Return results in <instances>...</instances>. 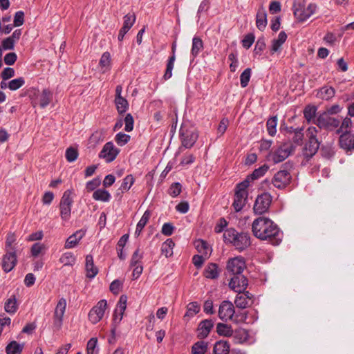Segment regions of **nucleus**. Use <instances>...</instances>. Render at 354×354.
Wrapping results in <instances>:
<instances>
[{"mask_svg":"<svg viewBox=\"0 0 354 354\" xmlns=\"http://www.w3.org/2000/svg\"><path fill=\"white\" fill-rule=\"evenodd\" d=\"M127 297L126 295H122L117 304V307L115 311H116V313L120 312V317L118 318V322H121L122 319L124 312L127 308Z\"/></svg>","mask_w":354,"mask_h":354,"instance_id":"nucleus-39","label":"nucleus"},{"mask_svg":"<svg viewBox=\"0 0 354 354\" xmlns=\"http://www.w3.org/2000/svg\"><path fill=\"white\" fill-rule=\"evenodd\" d=\"M75 257L72 252H66L62 255L59 259V261L64 264V266H73L75 263Z\"/></svg>","mask_w":354,"mask_h":354,"instance_id":"nucleus-48","label":"nucleus"},{"mask_svg":"<svg viewBox=\"0 0 354 354\" xmlns=\"http://www.w3.org/2000/svg\"><path fill=\"white\" fill-rule=\"evenodd\" d=\"M235 310L233 304L230 301L221 302L218 309L219 318L225 322L233 320Z\"/></svg>","mask_w":354,"mask_h":354,"instance_id":"nucleus-18","label":"nucleus"},{"mask_svg":"<svg viewBox=\"0 0 354 354\" xmlns=\"http://www.w3.org/2000/svg\"><path fill=\"white\" fill-rule=\"evenodd\" d=\"M17 257L15 251L7 250L6 254L2 259V268L6 272H9L15 266L17 263Z\"/></svg>","mask_w":354,"mask_h":354,"instance_id":"nucleus-21","label":"nucleus"},{"mask_svg":"<svg viewBox=\"0 0 354 354\" xmlns=\"http://www.w3.org/2000/svg\"><path fill=\"white\" fill-rule=\"evenodd\" d=\"M316 8L317 6L314 3H310L306 8L299 3L297 6H295L294 14L299 21H303L312 16L315 13Z\"/></svg>","mask_w":354,"mask_h":354,"instance_id":"nucleus-16","label":"nucleus"},{"mask_svg":"<svg viewBox=\"0 0 354 354\" xmlns=\"http://www.w3.org/2000/svg\"><path fill=\"white\" fill-rule=\"evenodd\" d=\"M23 350V345L19 344L16 341H12L6 348L7 354H18Z\"/></svg>","mask_w":354,"mask_h":354,"instance_id":"nucleus-44","label":"nucleus"},{"mask_svg":"<svg viewBox=\"0 0 354 354\" xmlns=\"http://www.w3.org/2000/svg\"><path fill=\"white\" fill-rule=\"evenodd\" d=\"M107 307V302L105 299L99 301L93 306L88 313V319L92 324H97L103 317Z\"/></svg>","mask_w":354,"mask_h":354,"instance_id":"nucleus-11","label":"nucleus"},{"mask_svg":"<svg viewBox=\"0 0 354 354\" xmlns=\"http://www.w3.org/2000/svg\"><path fill=\"white\" fill-rule=\"evenodd\" d=\"M319 129H333L340 124V121L335 118L331 117L327 113L320 114L313 122Z\"/></svg>","mask_w":354,"mask_h":354,"instance_id":"nucleus-10","label":"nucleus"},{"mask_svg":"<svg viewBox=\"0 0 354 354\" xmlns=\"http://www.w3.org/2000/svg\"><path fill=\"white\" fill-rule=\"evenodd\" d=\"M216 332L219 335L230 337L233 334V330L231 326L223 323H218L216 325Z\"/></svg>","mask_w":354,"mask_h":354,"instance_id":"nucleus-37","label":"nucleus"},{"mask_svg":"<svg viewBox=\"0 0 354 354\" xmlns=\"http://www.w3.org/2000/svg\"><path fill=\"white\" fill-rule=\"evenodd\" d=\"M97 338H91L87 343V354H97V351L95 350L97 346Z\"/></svg>","mask_w":354,"mask_h":354,"instance_id":"nucleus-59","label":"nucleus"},{"mask_svg":"<svg viewBox=\"0 0 354 354\" xmlns=\"http://www.w3.org/2000/svg\"><path fill=\"white\" fill-rule=\"evenodd\" d=\"M195 246L198 252L202 253L206 257L212 252V249L209 248L208 243L203 240H198L195 242Z\"/></svg>","mask_w":354,"mask_h":354,"instance_id":"nucleus-33","label":"nucleus"},{"mask_svg":"<svg viewBox=\"0 0 354 354\" xmlns=\"http://www.w3.org/2000/svg\"><path fill=\"white\" fill-rule=\"evenodd\" d=\"M135 179L132 175H127L124 179L121 184L119 190L121 191L122 193L127 192L130 189L131 186L133 185Z\"/></svg>","mask_w":354,"mask_h":354,"instance_id":"nucleus-43","label":"nucleus"},{"mask_svg":"<svg viewBox=\"0 0 354 354\" xmlns=\"http://www.w3.org/2000/svg\"><path fill=\"white\" fill-rule=\"evenodd\" d=\"M248 285V279L241 274L234 275L229 282L230 288L239 294L246 290Z\"/></svg>","mask_w":354,"mask_h":354,"instance_id":"nucleus-15","label":"nucleus"},{"mask_svg":"<svg viewBox=\"0 0 354 354\" xmlns=\"http://www.w3.org/2000/svg\"><path fill=\"white\" fill-rule=\"evenodd\" d=\"M204 276L207 279H217L219 276L218 265L214 263H209L204 270Z\"/></svg>","mask_w":354,"mask_h":354,"instance_id":"nucleus-28","label":"nucleus"},{"mask_svg":"<svg viewBox=\"0 0 354 354\" xmlns=\"http://www.w3.org/2000/svg\"><path fill=\"white\" fill-rule=\"evenodd\" d=\"M251 77V68H247L243 71L240 76L241 86L245 88L248 85Z\"/></svg>","mask_w":354,"mask_h":354,"instance_id":"nucleus-50","label":"nucleus"},{"mask_svg":"<svg viewBox=\"0 0 354 354\" xmlns=\"http://www.w3.org/2000/svg\"><path fill=\"white\" fill-rule=\"evenodd\" d=\"M66 158L68 162L75 161L78 156L77 150L73 147H69L66 151L65 154Z\"/></svg>","mask_w":354,"mask_h":354,"instance_id":"nucleus-57","label":"nucleus"},{"mask_svg":"<svg viewBox=\"0 0 354 354\" xmlns=\"http://www.w3.org/2000/svg\"><path fill=\"white\" fill-rule=\"evenodd\" d=\"M124 120V123H125V127H124L125 131L127 132L131 131L133 129V123H134L133 118L131 115V113L127 114Z\"/></svg>","mask_w":354,"mask_h":354,"instance_id":"nucleus-60","label":"nucleus"},{"mask_svg":"<svg viewBox=\"0 0 354 354\" xmlns=\"http://www.w3.org/2000/svg\"><path fill=\"white\" fill-rule=\"evenodd\" d=\"M254 236L262 241H268L273 245H278L283 239V232L271 219L260 216L252 225Z\"/></svg>","mask_w":354,"mask_h":354,"instance_id":"nucleus-1","label":"nucleus"},{"mask_svg":"<svg viewBox=\"0 0 354 354\" xmlns=\"http://www.w3.org/2000/svg\"><path fill=\"white\" fill-rule=\"evenodd\" d=\"M93 198L95 201L108 202L110 201L111 194L105 189H98L93 192Z\"/></svg>","mask_w":354,"mask_h":354,"instance_id":"nucleus-36","label":"nucleus"},{"mask_svg":"<svg viewBox=\"0 0 354 354\" xmlns=\"http://www.w3.org/2000/svg\"><path fill=\"white\" fill-rule=\"evenodd\" d=\"M268 169L269 167L266 164H264L263 165L254 169L253 172L251 174L248 175L244 180H248L249 186L251 180H254L263 176L266 174V173L268 171Z\"/></svg>","mask_w":354,"mask_h":354,"instance_id":"nucleus-24","label":"nucleus"},{"mask_svg":"<svg viewBox=\"0 0 354 354\" xmlns=\"http://www.w3.org/2000/svg\"><path fill=\"white\" fill-rule=\"evenodd\" d=\"M214 326L212 319H205L200 322L198 326V337L201 339L207 337Z\"/></svg>","mask_w":354,"mask_h":354,"instance_id":"nucleus-22","label":"nucleus"},{"mask_svg":"<svg viewBox=\"0 0 354 354\" xmlns=\"http://www.w3.org/2000/svg\"><path fill=\"white\" fill-rule=\"evenodd\" d=\"M180 136L182 145L185 148H191L193 147L198 136L196 130L184 127L180 128Z\"/></svg>","mask_w":354,"mask_h":354,"instance_id":"nucleus-12","label":"nucleus"},{"mask_svg":"<svg viewBox=\"0 0 354 354\" xmlns=\"http://www.w3.org/2000/svg\"><path fill=\"white\" fill-rule=\"evenodd\" d=\"M277 117L272 116L269 118L266 123L267 131L270 136H274L277 132Z\"/></svg>","mask_w":354,"mask_h":354,"instance_id":"nucleus-47","label":"nucleus"},{"mask_svg":"<svg viewBox=\"0 0 354 354\" xmlns=\"http://www.w3.org/2000/svg\"><path fill=\"white\" fill-rule=\"evenodd\" d=\"M208 343L205 341H198L194 344L192 348V354H205L207 350Z\"/></svg>","mask_w":354,"mask_h":354,"instance_id":"nucleus-38","label":"nucleus"},{"mask_svg":"<svg viewBox=\"0 0 354 354\" xmlns=\"http://www.w3.org/2000/svg\"><path fill=\"white\" fill-rule=\"evenodd\" d=\"M70 190L65 191L60 201V216L64 221L68 220L71 216V206L73 202Z\"/></svg>","mask_w":354,"mask_h":354,"instance_id":"nucleus-9","label":"nucleus"},{"mask_svg":"<svg viewBox=\"0 0 354 354\" xmlns=\"http://www.w3.org/2000/svg\"><path fill=\"white\" fill-rule=\"evenodd\" d=\"M182 185L179 183H174L171 185L168 194L172 197H176L181 192Z\"/></svg>","mask_w":354,"mask_h":354,"instance_id":"nucleus-54","label":"nucleus"},{"mask_svg":"<svg viewBox=\"0 0 354 354\" xmlns=\"http://www.w3.org/2000/svg\"><path fill=\"white\" fill-rule=\"evenodd\" d=\"M25 84L24 78L21 77L9 82L8 87L11 91H16Z\"/></svg>","mask_w":354,"mask_h":354,"instance_id":"nucleus-51","label":"nucleus"},{"mask_svg":"<svg viewBox=\"0 0 354 354\" xmlns=\"http://www.w3.org/2000/svg\"><path fill=\"white\" fill-rule=\"evenodd\" d=\"M174 246V243L171 239L166 240L161 247L162 253L164 254L166 257H170L173 254L172 250Z\"/></svg>","mask_w":354,"mask_h":354,"instance_id":"nucleus-45","label":"nucleus"},{"mask_svg":"<svg viewBox=\"0 0 354 354\" xmlns=\"http://www.w3.org/2000/svg\"><path fill=\"white\" fill-rule=\"evenodd\" d=\"M85 269L86 277L90 279L94 278L98 273V269L95 266L93 256L91 254H88L86 257Z\"/></svg>","mask_w":354,"mask_h":354,"instance_id":"nucleus-23","label":"nucleus"},{"mask_svg":"<svg viewBox=\"0 0 354 354\" xmlns=\"http://www.w3.org/2000/svg\"><path fill=\"white\" fill-rule=\"evenodd\" d=\"M150 216H151V212L149 210L145 211V213L143 214L142 216L141 217L140 220L138 223L136 227L142 230L145 227V226L147 225V223H148V221L150 218Z\"/></svg>","mask_w":354,"mask_h":354,"instance_id":"nucleus-61","label":"nucleus"},{"mask_svg":"<svg viewBox=\"0 0 354 354\" xmlns=\"http://www.w3.org/2000/svg\"><path fill=\"white\" fill-rule=\"evenodd\" d=\"M85 232L82 230H79L70 236L66 243L65 248H73L79 243V241L82 239L84 236Z\"/></svg>","mask_w":354,"mask_h":354,"instance_id":"nucleus-25","label":"nucleus"},{"mask_svg":"<svg viewBox=\"0 0 354 354\" xmlns=\"http://www.w3.org/2000/svg\"><path fill=\"white\" fill-rule=\"evenodd\" d=\"M295 149V147L288 142L281 144L274 151L270 153L272 161L277 164L286 160Z\"/></svg>","mask_w":354,"mask_h":354,"instance_id":"nucleus-7","label":"nucleus"},{"mask_svg":"<svg viewBox=\"0 0 354 354\" xmlns=\"http://www.w3.org/2000/svg\"><path fill=\"white\" fill-rule=\"evenodd\" d=\"M32 106H39L44 109L47 106L53 99V93L48 89H44L39 91L35 88H30L27 91Z\"/></svg>","mask_w":354,"mask_h":354,"instance_id":"nucleus-4","label":"nucleus"},{"mask_svg":"<svg viewBox=\"0 0 354 354\" xmlns=\"http://www.w3.org/2000/svg\"><path fill=\"white\" fill-rule=\"evenodd\" d=\"M66 307V300L63 298L59 299L53 315V328L55 330H58L62 327Z\"/></svg>","mask_w":354,"mask_h":354,"instance_id":"nucleus-13","label":"nucleus"},{"mask_svg":"<svg viewBox=\"0 0 354 354\" xmlns=\"http://www.w3.org/2000/svg\"><path fill=\"white\" fill-rule=\"evenodd\" d=\"M143 258V254L142 252H140V249L138 248L134 251V252L132 254L131 261H130V266H136L138 264H142L141 260Z\"/></svg>","mask_w":354,"mask_h":354,"instance_id":"nucleus-52","label":"nucleus"},{"mask_svg":"<svg viewBox=\"0 0 354 354\" xmlns=\"http://www.w3.org/2000/svg\"><path fill=\"white\" fill-rule=\"evenodd\" d=\"M351 127H352L351 119L350 118L346 117L343 120V121H342L339 128L337 129V132L338 133H343L344 132H351L349 131V129L351 128Z\"/></svg>","mask_w":354,"mask_h":354,"instance_id":"nucleus-53","label":"nucleus"},{"mask_svg":"<svg viewBox=\"0 0 354 354\" xmlns=\"http://www.w3.org/2000/svg\"><path fill=\"white\" fill-rule=\"evenodd\" d=\"M130 140V136L123 133L122 132L116 134L115 140L118 145L123 146L126 145Z\"/></svg>","mask_w":354,"mask_h":354,"instance_id":"nucleus-56","label":"nucleus"},{"mask_svg":"<svg viewBox=\"0 0 354 354\" xmlns=\"http://www.w3.org/2000/svg\"><path fill=\"white\" fill-rule=\"evenodd\" d=\"M104 138V132L103 130H97L93 132L89 138L88 144L91 147H95Z\"/></svg>","mask_w":354,"mask_h":354,"instance_id":"nucleus-31","label":"nucleus"},{"mask_svg":"<svg viewBox=\"0 0 354 354\" xmlns=\"http://www.w3.org/2000/svg\"><path fill=\"white\" fill-rule=\"evenodd\" d=\"M111 55L109 52H104L99 62V66L101 68L102 73H105L109 71L111 68Z\"/></svg>","mask_w":354,"mask_h":354,"instance_id":"nucleus-32","label":"nucleus"},{"mask_svg":"<svg viewBox=\"0 0 354 354\" xmlns=\"http://www.w3.org/2000/svg\"><path fill=\"white\" fill-rule=\"evenodd\" d=\"M287 35L285 32L281 31L279 32L277 39H273L272 41V46L270 52L272 54L277 53L280 50L282 44L286 41Z\"/></svg>","mask_w":354,"mask_h":354,"instance_id":"nucleus-26","label":"nucleus"},{"mask_svg":"<svg viewBox=\"0 0 354 354\" xmlns=\"http://www.w3.org/2000/svg\"><path fill=\"white\" fill-rule=\"evenodd\" d=\"M254 35L252 33L246 35L242 40V45L246 49L251 47L254 41Z\"/></svg>","mask_w":354,"mask_h":354,"instance_id":"nucleus-62","label":"nucleus"},{"mask_svg":"<svg viewBox=\"0 0 354 354\" xmlns=\"http://www.w3.org/2000/svg\"><path fill=\"white\" fill-rule=\"evenodd\" d=\"M4 309L6 312L11 315L15 314L17 312L18 305L15 295L11 296L8 299H7L5 302Z\"/></svg>","mask_w":354,"mask_h":354,"instance_id":"nucleus-34","label":"nucleus"},{"mask_svg":"<svg viewBox=\"0 0 354 354\" xmlns=\"http://www.w3.org/2000/svg\"><path fill=\"white\" fill-rule=\"evenodd\" d=\"M230 344L227 341L220 340L215 343L213 352L214 354H228Z\"/></svg>","mask_w":354,"mask_h":354,"instance_id":"nucleus-30","label":"nucleus"},{"mask_svg":"<svg viewBox=\"0 0 354 354\" xmlns=\"http://www.w3.org/2000/svg\"><path fill=\"white\" fill-rule=\"evenodd\" d=\"M253 295L248 291H244L238 294L235 298L234 304L239 308H246L253 303Z\"/></svg>","mask_w":354,"mask_h":354,"instance_id":"nucleus-20","label":"nucleus"},{"mask_svg":"<svg viewBox=\"0 0 354 354\" xmlns=\"http://www.w3.org/2000/svg\"><path fill=\"white\" fill-rule=\"evenodd\" d=\"M120 153V149L115 147L112 142H106L99 153V158H103L106 162H113Z\"/></svg>","mask_w":354,"mask_h":354,"instance_id":"nucleus-14","label":"nucleus"},{"mask_svg":"<svg viewBox=\"0 0 354 354\" xmlns=\"http://www.w3.org/2000/svg\"><path fill=\"white\" fill-rule=\"evenodd\" d=\"M317 107L313 105H308L304 110V115L305 119L308 122H311L313 120L315 121V117L316 115Z\"/></svg>","mask_w":354,"mask_h":354,"instance_id":"nucleus-42","label":"nucleus"},{"mask_svg":"<svg viewBox=\"0 0 354 354\" xmlns=\"http://www.w3.org/2000/svg\"><path fill=\"white\" fill-rule=\"evenodd\" d=\"M223 241L226 244L231 245L239 252H243L251 245L250 236L247 232H239L234 228L224 231Z\"/></svg>","mask_w":354,"mask_h":354,"instance_id":"nucleus-2","label":"nucleus"},{"mask_svg":"<svg viewBox=\"0 0 354 354\" xmlns=\"http://www.w3.org/2000/svg\"><path fill=\"white\" fill-rule=\"evenodd\" d=\"M136 21V15L134 13H128L124 17V23L122 28L129 30Z\"/></svg>","mask_w":354,"mask_h":354,"instance_id":"nucleus-49","label":"nucleus"},{"mask_svg":"<svg viewBox=\"0 0 354 354\" xmlns=\"http://www.w3.org/2000/svg\"><path fill=\"white\" fill-rule=\"evenodd\" d=\"M248 187V180H243L236 186L232 207L236 212H240L246 204Z\"/></svg>","mask_w":354,"mask_h":354,"instance_id":"nucleus-6","label":"nucleus"},{"mask_svg":"<svg viewBox=\"0 0 354 354\" xmlns=\"http://www.w3.org/2000/svg\"><path fill=\"white\" fill-rule=\"evenodd\" d=\"M321 152H322V156L324 158H328V159L332 158L334 156V154H335L334 149L330 146H324V147H322V149H321Z\"/></svg>","mask_w":354,"mask_h":354,"instance_id":"nucleus-64","label":"nucleus"},{"mask_svg":"<svg viewBox=\"0 0 354 354\" xmlns=\"http://www.w3.org/2000/svg\"><path fill=\"white\" fill-rule=\"evenodd\" d=\"M244 258L239 256L228 260L226 268L229 272L234 275L241 274L245 268Z\"/></svg>","mask_w":354,"mask_h":354,"instance_id":"nucleus-17","label":"nucleus"},{"mask_svg":"<svg viewBox=\"0 0 354 354\" xmlns=\"http://www.w3.org/2000/svg\"><path fill=\"white\" fill-rule=\"evenodd\" d=\"M292 165L286 162L274 174L271 182L274 187L279 189H283L290 184L292 175L290 172V169Z\"/></svg>","mask_w":354,"mask_h":354,"instance_id":"nucleus-5","label":"nucleus"},{"mask_svg":"<svg viewBox=\"0 0 354 354\" xmlns=\"http://www.w3.org/2000/svg\"><path fill=\"white\" fill-rule=\"evenodd\" d=\"M302 131V129H293L292 127L289 130V133L293 134L291 139L296 145L300 146L303 144L304 133Z\"/></svg>","mask_w":354,"mask_h":354,"instance_id":"nucleus-35","label":"nucleus"},{"mask_svg":"<svg viewBox=\"0 0 354 354\" xmlns=\"http://www.w3.org/2000/svg\"><path fill=\"white\" fill-rule=\"evenodd\" d=\"M335 88L328 86L322 87L317 93L319 97L324 100H329L332 99L335 96Z\"/></svg>","mask_w":354,"mask_h":354,"instance_id":"nucleus-29","label":"nucleus"},{"mask_svg":"<svg viewBox=\"0 0 354 354\" xmlns=\"http://www.w3.org/2000/svg\"><path fill=\"white\" fill-rule=\"evenodd\" d=\"M24 22V13L23 11H18L14 17V26L18 27L23 25Z\"/></svg>","mask_w":354,"mask_h":354,"instance_id":"nucleus-63","label":"nucleus"},{"mask_svg":"<svg viewBox=\"0 0 354 354\" xmlns=\"http://www.w3.org/2000/svg\"><path fill=\"white\" fill-rule=\"evenodd\" d=\"M318 129L315 127H310L306 130L307 142L303 149V155L307 158H311L317 152L320 142L317 139Z\"/></svg>","mask_w":354,"mask_h":354,"instance_id":"nucleus-3","label":"nucleus"},{"mask_svg":"<svg viewBox=\"0 0 354 354\" xmlns=\"http://www.w3.org/2000/svg\"><path fill=\"white\" fill-rule=\"evenodd\" d=\"M187 315L189 316H194L200 311V306L197 302H190L187 305Z\"/></svg>","mask_w":354,"mask_h":354,"instance_id":"nucleus-58","label":"nucleus"},{"mask_svg":"<svg viewBox=\"0 0 354 354\" xmlns=\"http://www.w3.org/2000/svg\"><path fill=\"white\" fill-rule=\"evenodd\" d=\"M228 59L230 61V68L231 72H235L239 66L237 54L231 53L228 55Z\"/></svg>","mask_w":354,"mask_h":354,"instance_id":"nucleus-55","label":"nucleus"},{"mask_svg":"<svg viewBox=\"0 0 354 354\" xmlns=\"http://www.w3.org/2000/svg\"><path fill=\"white\" fill-rule=\"evenodd\" d=\"M256 25L259 30L263 31L267 26V15L266 10L261 8L258 10L256 16Z\"/></svg>","mask_w":354,"mask_h":354,"instance_id":"nucleus-27","label":"nucleus"},{"mask_svg":"<svg viewBox=\"0 0 354 354\" xmlns=\"http://www.w3.org/2000/svg\"><path fill=\"white\" fill-rule=\"evenodd\" d=\"M339 147L346 151H354V133L344 132L339 138Z\"/></svg>","mask_w":354,"mask_h":354,"instance_id":"nucleus-19","label":"nucleus"},{"mask_svg":"<svg viewBox=\"0 0 354 354\" xmlns=\"http://www.w3.org/2000/svg\"><path fill=\"white\" fill-rule=\"evenodd\" d=\"M115 104L120 114H122L126 112L129 108V103L124 97L115 99Z\"/></svg>","mask_w":354,"mask_h":354,"instance_id":"nucleus-46","label":"nucleus"},{"mask_svg":"<svg viewBox=\"0 0 354 354\" xmlns=\"http://www.w3.org/2000/svg\"><path fill=\"white\" fill-rule=\"evenodd\" d=\"M176 60V55H171L169 57L166 66V70L165 74L163 75V79L165 80H167L170 79L172 76V70L174 66V62Z\"/></svg>","mask_w":354,"mask_h":354,"instance_id":"nucleus-41","label":"nucleus"},{"mask_svg":"<svg viewBox=\"0 0 354 354\" xmlns=\"http://www.w3.org/2000/svg\"><path fill=\"white\" fill-rule=\"evenodd\" d=\"M203 48V43L201 39L198 37H194L192 39V55L194 57H196Z\"/></svg>","mask_w":354,"mask_h":354,"instance_id":"nucleus-40","label":"nucleus"},{"mask_svg":"<svg viewBox=\"0 0 354 354\" xmlns=\"http://www.w3.org/2000/svg\"><path fill=\"white\" fill-rule=\"evenodd\" d=\"M272 199V196L268 192H264L259 195L254 204V213L255 214L261 215L267 212L270 206Z\"/></svg>","mask_w":354,"mask_h":354,"instance_id":"nucleus-8","label":"nucleus"}]
</instances>
